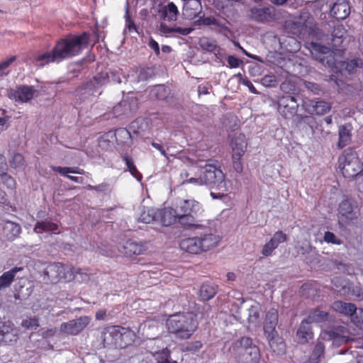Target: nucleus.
<instances>
[{"mask_svg":"<svg viewBox=\"0 0 363 363\" xmlns=\"http://www.w3.org/2000/svg\"><path fill=\"white\" fill-rule=\"evenodd\" d=\"M184 183L195 185H205L211 190V196L213 199L225 200L228 196L229 187L225 177L221 169L211 164H206L201 170L199 177H191Z\"/></svg>","mask_w":363,"mask_h":363,"instance_id":"nucleus-1","label":"nucleus"},{"mask_svg":"<svg viewBox=\"0 0 363 363\" xmlns=\"http://www.w3.org/2000/svg\"><path fill=\"white\" fill-rule=\"evenodd\" d=\"M311 49V54L315 60L323 65H328L329 67H332L334 65L336 72H340L343 76L354 73L356 69L362 65V61L359 59L333 62V57L330 54V48L318 43L312 41Z\"/></svg>","mask_w":363,"mask_h":363,"instance_id":"nucleus-2","label":"nucleus"},{"mask_svg":"<svg viewBox=\"0 0 363 363\" xmlns=\"http://www.w3.org/2000/svg\"><path fill=\"white\" fill-rule=\"evenodd\" d=\"M199 235L182 239L179 242L181 250L192 255H199L216 247L220 237L208 228H201Z\"/></svg>","mask_w":363,"mask_h":363,"instance_id":"nucleus-3","label":"nucleus"},{"mask_svg":"<svg viewBox=\"0 0 363 363\" xmlns=\"http://www.w3.org/2000/svg\"><path fill=\"white\" fill-rule=\"evenodd\" d=\"M166 325L170 333L184 340L193 335L198 327V322L192 313H179L169 315Z\"/></svg>","mask_w":363,"mask_h":363,"instance_id":"nucleus-4","label":"nucleus"},{"mask_svg":"<svg viewBox=\"0 0 363 363\" xmlns=\"http://www.w3.org/2000/svg\"><path fill=\"white\" fill-rule=\"evenodd\" d=\"M229 352L237 363H259L260 352L251 338L242 337L235 340Z\"/></svg>","mask_w":363,"mask_h":363,"instance_id":"nucleus-5","label":"nucleus"},{"mask_svg":"<svg viewBox=\"0 0 363 363\" xmlns=\"http://www.w3.org/2000/svg\"><path fill=\"white\" fill-rule=\"evenodd\" d=\"M89 35L84 33L79 35L60 40L53 48L60 62L78 55L89 43Z\"/></svg>","mask_w":363,"mask_h":363,"instance_id":"nucleus-6","label":"nucleus"},{"mask_svg":"<svg viewBox=\"0 0 363 363\" xmlns=\"http://www.w3.org/2000/svg\"><path fill=\"white\" fill-rule=\"evenodd\" d=\"M338 167L345 177L353 178L363 171V163L357 152L348 148L339 157Z\"/></svg>","mask_w":363,"mask_h":363,"instance_id":"nucleus-7","label":"nucleus"},{"mask_svg":"<svg viewBox=\"0 0 363 363\" xmlns=\"http://www.w3.org/2000/svg\"><path fill=\"white\" fill-rule=\"evenodd\" d=\"M43 280L48 283H57L60 281H69L74 277L72 267L60 262L48 264L43 271Z\"/></svg>","mask_w":363,"mask_h":363,"instance_id":"nucleus-8","label":"nucleus"},{"mask_svg":"<svg viewBox=\"0 0 363 363\" xmlns=\"http://www.w3.org/2000/svg\"><path fill=\"white\" fill-rule=\"evenodd\" d=\"M201 208L200 203L194 199L180 200L176 209L179 216V223L192 225L193 215L196 214Z\"/></svg>","mask_w":363,"mask_h":363,"instance_id":"nucleus-9","label":"nucleus"},{"mask_svg":"<svg viewBox=\"0 0 363 363\" xmlns=\"http://www.w3.org/2000/svg\"><path fill=\"white\" fill-rule=\"evenodd\" d=\"M150 128L149 120L145 118H138L133 121L128 128H119L108 132L110 136H133L145 134Z\"/></svg>","mask_w":363,"mask_h":363,"instance_id":"nucleus-10","label":"nucleus"},{"mask_svg":"<svg viewBox=\"0 0 363 363\" xmlns=\"http://www.w3.org/2000/svg\"><path fill=\"white\" fill-rule=\"evenodd\" d=\"M294 23L300 31L307 30L312 39H322L323 33L314 24V19L308 11H301Z\"/></svg>","mask_w":363,"mask_h":363,"instance_id":"nucleus-11","label":"nucleus"},{"mask_svg":"<svg viewBox=\"0 0 363 363\" xmlns=\"http://www.w3.org/2000/svg\"><path fill=\"white\" fill-rule=\"evenodd\" d=\"M138 108V99L135 97H128L123 99L113 107L111 113L103 116L104 119L113 118H123L131 116Z\"/></svg>","mask_w":363,"mask_h":363,"instance_id":"nucleus-12","label":"nucleus"},{"mask_svg":"<svg viewBox=\"0 0 363 363\" xmlns=\"http://www.w3.org/2000/svg\"><path fill=\"white\" fill-rule=\"evenodd\" d=\"M108 74H101L94 77L92 80L86 82L82 88L78 90V94L82 100L85 101L89 99L92 101L91 97L100 95L101 91H99L100 87L106 82Z\"/></svg>","mask_w":363,"mask_h":363,"instance_id":"nucleus-13","label":"nucleus"},{"mask_svg":"<svg viewBox=\"0 0 363 363\" xmlns=\"http://www.w3.org/2000/svg\"><path fill=\"white\" fill-rule=\"evenodd\" d=\"M333 308L340 313L351 316L353 322L357 327H362L363 309L359 308L357 312V308L354 303H345L340 301H335L333 303Z\"/></svg>","mask_w":363,"mask_h":363,"instance_id":"nucleus-14","label":"nucleus"},{"mask_svg":"<svg viewBox=\"0 0 363 363\" xmlns=\"http://www.w3.org/2000/svg\"><path fill=\"white\" fill-rule=\"evenodd\" d=\"M38 94V91L32 86L22 85L11 89L8 91L10 99L16 102L28 103Z\"/></svg>","mask_w":363,"mask_h":363,"instance_id":"nucleus-15","label":"nucleus"},{"mask_svg":"<svg viewBox=\"0 0 363 363\" xmlns=\"http://www.w3.org/2000/svg\"><path fill=\"white\" fill-rule=\"evenodd\" d=\"M147 347L157 363H165L169 358V350L163 344L162 340L155 338L150 340Z\"/></svg>","mask_w":363,"mask_h":363,"instance_id":"nucleus-16","label":"nucleus"},{"mask_svg":"<svg viewBox=\"0 0 363 363\" xmlns=\"http://www.w3.org/2000/svg\"><path fill=\"white\" fill-rule=\"evenodd\" d=\"M90 320L88 316H81L79 318L62 323L60 330L62 333L66 335H77L87 326Z\"/></svg>","mask_w":363,"mask_h":363,"instance_id":"nucleus-17","label":"nucleus"},{"mask_svg":"<svg viewBox=\"0 0 363 363\" xmlns=\"http://www.w3.org/2000/svg\"><path fill=\"white\" fill-rule=\"evenodd\" d=\"M121 327L110 326L106 328L102 333V339L104 347L122 349L123 345L120 337L121 335Z\"/></svg>","mask_w":363,"mask_h":363,"instance_id":"nucleus-18","label":"nucleus"},{"mask_svg":"<svg viewBox=\"0 0 363 363\" xmlns=\"http://www.w3.org/2000/svg\"><path fill=\"white\" fill-rule=\"evenodd\" d=\"M18 339V330L10 322H0V342L12 345Z\"/></svg>","mask_w":363,"mask_h":363,"instance_id":"nucleus-19","label":"nucleus"},{"mask_svg":"<svg viewBox=\"0 0 363 363\" xmlns=\"http://www.w3.org/2000/svg\"><path fill=\"white\" fill-rule=\"evenodd\" d=\"M287 240V235L281 230L274 233L269 241L263 246L262 254L264 257L272 256L274 250H276L280 244Z\"/></svg>","mask_w":363,"mask_h":363,"instance_id":"nucleus-20","label":"nucleus"},{"mask_svg":"<svg viewBox=\"0 0 363 363\" xmlns=\"http://www.w3.org/2000/svg\"><path fill=\"white\" fill-rule=\"evenodd\" d=\"M298 104L294 96H285L279 101V111L285 118L294 116L298 110Z\"/></svg>","mask_w":363,"mask_h":363,"instance_id":"nucleus-21","label":"nucleus"},{"mask_svg":"<svg viewBox=\"0 0 363 363\" xmlns=\"http://www.w3.org/2000/svg\"><path fill=\"white\" fill-rule=\"evenodd\" d=\"M274 7H254L250 10V18L260 23L270 22L275 18Z\"/></svg>","mask_w":363,"mask_h":363,"instance_id":"nucleus-22","label":"nucleus"},{"mask_svg":"<svg viewBox=\"0 0 363 363\" xmlns=\"http://www.w3.org/2000/svg\"><path fill=\"white\" fill-rule=\"evenodd\" d=\"M330 16L337 20H344L350 13V6L346 0H337L330 11Z\"/></svg>","mask_w":363,"mask_h":363,"instance_id":"nucleus-23","label":"nucleus"},{"mask_svg":"<svg viewBox=\"0 0 363 363\" xmlns=\"http://www.w3.org/2000/svg\"><path fill=\"white\" fill-rule=\"evenodd\" d=\"M183 15L186 18L194 19L202 13L201 0H182Z\"/></svg>","mask_w":363,"mask_h":363,"instance_id":"nucleus-24","label":"nucleus"},{"mask_svg":"<svg viewBox=\"0 0 363 363\" xmlns=\"http://www.w3.org/2000/svg\"><path fill=\"white\" fill-rule=\"evenodd\" d=\"M158 221L164 226H169L177 221L179 223V216L176 209L165 208L157 210Z\"/></svg>","mask_w":363,"mask_h":363,"instance_id":"nucleus-25","label":"nucleus"},{"mask_svg":"<svg viewBox=\"0 0 363 363\" xmlns=\"http://www.w3.org/2000/svg\"><path fill=\"white\" fill-rule=\"evenodd\" d=\"M147 250L146 243L133 240L126 241L123 246L122 252L127 257L143 254Z\"/></svg>","mask_w":363,"mask_h":363,"instance_id":"nucleus-26","label":"nucleus"},{"mask_svg":"<svg viewBox=\"0 0 363 363\" xmlns=\"http://www.w3.org/2000/svg\"><path fill=\"white\" fill-rule=\"evenodd\" d=\"M303 106L308 113L318 115H323L328 113L331 108L330 104L323 101H314L309 100L304 101Z\"/></svg>","mask_w":363,"mask_h":363,"instance_id":"nucleus-27","label":"nucleus"},{"mask_svg":"<svg viewBox=\"0 0 363 363\" xmlns=\"http://www.w3.org/2000/svg\"><path fill=\"white\" fill-rule=\"evenodd\" d=\"M338 212L342 220L350 223L358 217V213L353 208L352 205L347 199H344L339 204Z\"/></svg>","mask_w":363,"mask_h":363,"instance_id":"nucleus-28","label":"nucleus"},{"mask_svg":"<svg viewBox=\"0 0 363 363\" xmlns=\"http://www.w3.org/2000/svg\"><path fill=\"white\" fill-rule=\"evenodd\" d=\"M278 323V311L275 308L269 310L266 315L264 330L267 336L270 337L274 333H276L275 328Z\"/></svg>","mask_w":363,"mask_h":363,"instance_id":"nucleus-29","label":"nucleus"},{"mask_svg":"<svg viewBox=\"0 0 363 363\" xmlns=\"http://www.w3.org/2000/svg\"><path fill=\"white\" fill-rule=\"evenodd\" d=\"M311 323L306 319H304L300 324V326L296 332V337L298 342L301 344L307 343L313 337V333L311 327Z\"/></svg>","mask_w":363,"mask_h":363,"instance_id":"nucleus-30","label":"nucleus"},{"mask_svg":"<svg viewBox=\"0 0 363 363\" xmlns=\"http://www.w3.org/2000/svg\"><path fill=\"white\" fill-rule=\"evenodd\" d=\"M137 219L144 223H150L153 220L158 221L157 210L154 208L140 206Z\"/></svg>","mask_w":363,"mask_h":363,"instance_id":"nucleus-31","label":"nucleus"},{"mask_svg":"<svg viewBox=\"0 0 363 363\" xmlns=\"http://www.w3.org/2000/svg\"><path fill=\"white\" fill-rule=\"evenodd\" d=\"M21 233V227L19 224L6 220L3 225V235L10 241L15 240Z\"/></svg>","mask_w":363,"mask_h":363,"instance_id":"nucleus-32","label":"nucleus"},{"mask_svg":"<svg viewBox=\"0 0 363 363\" xmlns=\"http://www.w3.org/2000/svg\"><path fill=\"white\" fill-rule=\"evenodd\" d=\"M52 62H60L54 49H52L51 52H45L39 54L35 57V64L36 66L43 67Z\"/></svg>","mask_w":363,"mask_h":363,"instance_id":"nucleus-33","label":"nucleus"},{"mask_svg":"<svg viewBox=\"0 0 363 363\" xmlns=\"http://www.w3.org/2000/svg\"><path fill=\"white\" fill-rule=\"evenodd\" d=\"M247 148L244 138H233L232 140V158L241 159Z\"/></svg>","mask_w":363,"mask_h":363,"instance_id":"nucleus-34","label":"nucleus"},{"mask_svg":"<svg viewBox=\"0 0 363 363\" xmlns=\"http://www.w3.org/2000/svg\"><path fill=\"white\" fill-rule=\"evenodd\" d=\"M23 270V267H13L11 269L4 272L0 276V291L5 289L11 286L14 280L17 272Z\"/></svg>","mask_w":363,"mask_h":363,"instance_id":"nucleus-35","label":"nucleus"},{"mask_svg":"<svg viewBox=\"0 0 363 363\" xmlns=\"http://www.w3.org/2000/svg\"><path fill=\"white\" fill-rule=\"evenodd\" d=\"M34 231L37 234H43V233H58V225L50 220H45L39 221L36 223Z\"/></svg>","mask_w":363,"mask_h":363,"instance_id":"nucleus-36","label":"nucleus"},{"mask_svg":"<svg viewBox=\"0 0 363 363\" xmlns=\"http://www.w3.org/2000/svg\"><path fill=\"white\" fill-rule=\"evenodd\" d=\"M333 288L341 296H347L349 294L351 287L349 282L342 277H334L332 281Z\"/></svg>","mask_w":363,"mask_h":363,"instance_id":"nucleus-37","label":"nucleus"},{"mask_svg":"<svg viewBox=\"0 0 363 363\" xmlns=\"http://www.w3.org/2000/svg\"><path fill=\"white\" fill-rule=\"evenodd\" d=\"M277 333L270 337L267 336L269 344L272 350L279 355L284 354L286 352V345L283 339L277 335Z\"/></svg>","mask_w":363,"mask_h":363,"instance_id":"nucleus-38","label":"nucleus"},{"mask_svg":"<svg viewBox=\"0 0 363 363\" xmlns=\"http://www.w3.org/2000/svg\"><path fill=\"white\" fill-rule=\"evenodd\" d=\"M179 11L173 2H169L162 11L161 17L164 21H174L177 19Z\"/></svg>","mask_w":363,"mask_h":363,"instance_id":"nucleus-39","label":"nucleus"},{"mask_svg":"<svg viewBox=\"0 0 363 363\" xmlns=\"http://www.w3.org/2000/svg\"><path fill=\"white\" fill-rule=\"evenodd\" d=\"M248 321L257 326L261 320V307L258 303H254L248 308Z\"/></svg>","mask_w":363,"mask_h":363,"instance_id":"nucleus-40","label":"nucleus"},{"mask_svg":"<svg viewBox=\"0 0 363 363\" xmlns=\"http://www.w3.org/2000/svg\"><path fill=\"white\" fill-rule=\"evenodd\" d=\"M217 292V287L213 284L204 283L199 290V296L203 301H208L212 298Z\"/></svg>","mask_w":363,"mask_h":363,"instance_id":"nucleus-41","label":"nucleus"},{"mask_svg":"<svg viewBox=\"0 0 363 363\" xmlns=\"http://www.w3.org/2000/svg\"><path fill=\"white\" fill-rule=\"evenodd\" d=\"M345 34V29L342 25H337L335 26L331 33V45L334 48L340 46L343 42V37Z\"/></svg>","mask_w":363,"mask_h":363,"instance_id":"nucleus-42","label":"nucleus"},{"mask_svg":"<svg viewBox=\"0 0 363 363\" xmlns=\"http://www.w3.org/2000/svg\"><path fill=\"white\" fill-rule=\"evenodd\" d=\"M52 169L55 172H59L60 174L62 175L67 176L69 179L72 181L76 182V183H82V178L79 177H74L68 175L69 173H74V174H82L83 170L79 169H74L71 167H53Z\"/></svg>","mask_w":363,"mask_h":363,"instance_id":"nucleus-43","label":"nucleus"},{"mask_svg":"<svg viewBox=\"0 0 363 363\" xmlns=\"http://www.w3.org/2000/svg\"><path fill=\"white\" fill-rule=\"evenodd\" d=\"M328 316L329 314L327 311L317 308L315 309L306 319L311 323L313 322L320 323L328 320Z\"/></svg>","mask_w":363,"mask_h":363,"instance_id":"nucleus-44","label":"nucleus"},{"mask_svg":"<svg viewBox=\"0 0 363 363\" xmlns=\"http://www.w3.org/2000/svg\"><path fill=\"white\" fill-rule=\"evenodd\" d=\"M169 94V90L163 84H158L154 86L150 91L151 96L155 97L159 100L165 99Z\"/></svg>","mask_w":363,"mask_h":363,"instance_id":"nucleus-45","label":"nucleus"},{"mask_svg":"<svg viewBox=\"0 0 363 363\" xmlns=\"http://www.w3.org/2000/svg\"><path fill=\"white\" fill-rule=\"evenodd\" d=\"M325 352V346L320 342L318 341L315 345L314 350L309 358L308 363H317L320 358L323 356Z\"/></svg>","mask_w":363,"mask_h":363,"instance_id":"nucleus-46","label":"nucleus"},{"mask_svg":"<svg viewBox=\"0 0 363 363\" xmlns=\"http://www.w3.org/2000/svg\"><path fill=\"white\" fill-rule=\"evenodd\" d=\"M11 167L17 171L23 170L26 166L25 160L22 155L14 153L9 160Z\"/></svg>","mask_w":363,"mask_h":363,"instance_id":"nucleus-47","label":"nucleus"},{"mask_svg":"<svg viewBox=\"0 0 363 363\" xmlns=\"http://www.w3.org/2000/svg\"><path fill=\"white\" fill-rule=\"evenodd\" d=\"M199 18L195 21L197 26H216L221 27L222 24L213 16H205L199 15Z\"/></svg>","mask_w":363,"mask_h":363,"instance_id":"nucleus-48","label":"nucleus"},{"mask_svg":"<svg viewBox=\"0 0 363 363\" xmlns=\"http://www.w3.org/2000/svg\"><path fill=\"white\" fill-rule=\"evenodd\" d=\"M121 335L120 339L123 345V348H125L133 341L134 334L131 330L123 327H121Z\"/></svg>","mask_w":363,"mask_h":363,"instance_id":"nucleus-49","label":"nucleus"},{"mask_svg":"<svg viewBox=\"0 0 363 363\" xmlns=\"http://www.w3.org/2000/svg\"><path fill=\"white\" fill-rule=\"evenodd\" d=\"M339 329L336 330H329L328 331L324 332L321 333V337L325 339L328 337V339L340 341V342H346V337L345 335H340L339 333Z\"/></svg>","mask_w":363,"mask_h":363,"instance_id":"nucleus-50","label":"nucleus"},{"mask_svg":"<svg viewBox=\"0 0 363 363\" xmlns=\"http://www.w3.org/2000/svg\"><path fill=\"white\" fill-rule=\"evenodd\" d=\"M123 160L125 162V164L127 166V168L128 171L130 172V174L136 178L138 181H140L142 179L141 174L137 170L135 166L133 164V162L130 157H129L127 155L123 156Z\"/></svg>","mask_w":363,"mask_h":363,"instance_id":"nucleus-51","label":"nucleus"},{"mask_svg":"<svg viewBox=\"0 0 363 363\" xmlns=\"http://www.w3.org/2000/svg\"><path fill=\"white\" fill-rule=\"evenodd\" d=\"M200 45L202 49L209 52L216 50L217 45L216 40L208 38H203L200 40Z\"/></svg>","mask_w":363,"mask_h":363,"instance_id":"nucleus-52","label":"nucleus"},{"mask_svg":"<svg viewBox=\"0 0 363 363\" xmlns=\"http://www.w3.org/2000/svg\"><path fill=\"white\" fill-rule=\"evenodd\" d=\"M323 241L328 244L332 245H340L342 244V240L330 231H326L324 233Z\"/></svg>","mask_w":363,"mask_h":363,"instance_id":"nucleus-53","label":"nucleus"},{"mask_svg":"<svg viewBox=\"0 0 363 363\" xmlns=\"http://www.w3.org/2000/svg\"><path fill=\"white\" fill-rule=\"evenodd\" d=\"M74 272V277L72 279H75L77 281L85 282L89 279V274L86 269H75L72 267Z\"/></svg>","mask_w":363,"mask_h":363,"instance_id":"nucleus-54","label":"nucleus"},{"mask_svg":"<svg viewBox=\"0 0 363 363\" xmlns=\"http://www.w3.org/2000/svg\"><path fill=\"white\" fill-rule=\"evenodd\" d=\"M1 181L9 188L13 189L15 188L16 182L14 179L9 175L6 172L0 171Z\"/></svg>","mask_w":363,"mask_h":363,"instance_id":"nucleus-55","label":"nucleus"},{"mask_svg":"<svg viewBox=\"0 0 363 363\" xmlns=\"http://www.w3.org/2000/svg\"><path fill=\"white\" fill-rule=\"evenodd\" d=\"M315 291V284L311 283L303 284L301 288V293L306 297H312Z\"/></svg>","mask_w":363,"mask_h":363,"instance_id":"nucleus-56","label":"nucleus"},{"mask_svg":"<svg viewBox=\"0 0 363 363\" xmlns=\"http://www.w3.org/2000/svg\"><path fill=\"white\" fill-rule=\"evenodd\" d=\"M21 326L26 329L35 330L39 326L38 319L36 318L25 319L22 321Z\"/></svg>","mask_w":363,"mask_h":363,"instance_id":"nucleus-57","label":"nucleus"},{"mask_svg":"<svg viewBox=\"0 0 363 363\" xmlns=\"http://www.w3.org/2000/svg\"><path fill=\"white\" fill-rule=\"evenodd\" d=\"M276 6L286 4L289 8L296 9L298 6V0H270Z\"/></svg>","mask_w":363,"mask_h":363,"instance_id":"nucleus-58","label":"nucleus"},{"mask_svg":"<svg viewBox=\"0 0 363 363\" xmlns=\"http://www.w3.org/2000/svg\"><path fill=\"white\" fill-rule=\"evenodd\" d=\"M261 83L265 86H275L277 83V77L272 74L265 75L262 78Z\"/></svg>","mask_w":363,"mask_h":363,"instance_id":"nucleus-59","label":"nucleus"},{"mask_svg":"<svg viewBox=\"0 0 363 363\" xmlns=\"http://www.w3.org/2000/svg\"><path fill=\"white\" fill-rule=\"evenodd\" d=\"M158 30L161 35L171 36L173 35V27L168 26L164 23H160Z\"/></svg>","mask_w":363,"mask_h":363,"instance_id":"nucleus-60","label":"nucleus"},{"mask_svg":"<svg viewBox=\"0 0 363 363\" xmlns=\"http://www.w3.org/2000/svg\"><path fill=\"white\" fill-rule=\"evenodd\" d=\"M194 30V28L192 27H179L174 26H173V35L174 34H179L182 35H188Z\"/></svg>","mask_w":363,"mask_h":363,"instance_id":"nucleus-61","label":"nucleus"},{"mask_svg":"<svg viewBox=\"0 0 363 363\" xmlns=\"http://www.w3.org/2000/svg\"><path fill=\"white\" fill-rule=\"evenodd\" d=\"M15 57H11L9 59L0 63V77L6 75L8 74L6 69L15 60Z\"/></svg>","mask_w":363,"mask_h":363,"instance_id":"nucleus-62","label":"nucleus"},{"mask_svg":"<svg viewBox=\"0 0 363 363\" xmlns=\"http://www.w3.org/2000/svg\"><path fill=\"white\" fill-rule=\"evenodd\" d=\"M202 343L201 341H195L189 343L186 347V351L191 352L192 353H195L199 352L202 347Z\"/></svg>","mask_w":363,"mask_h":363,"instance_id":"nucleus-63","label":"nucleus"},{"mask_svg":"<svg viewBox=\"0 0 363 363\" xmlns=\"http://www.w3.org/2000/svg\"><path fill=\"white\" fill-rule=\"evenodd\" d=\"M334 264L335 265V267L342 272L347 273L348 274L353 272L352 269L347 264L335 261L334 262Z\"/></svg>","mask_w":363,"mask_h":363,"instance_id":"nucleus-64","label":"nucleus"}]
</instances>
